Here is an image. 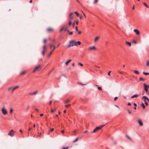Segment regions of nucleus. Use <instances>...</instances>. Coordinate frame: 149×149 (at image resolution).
I'll list each match as a JSON object with an SVG mask.
<instances>
[{
	"mask_svg": "<svg viewBox=\"0 0 149 149\" xmlns=\"http://www.w3.org/2000/svg\"><path fill=\"white\" fill-rule=\"evenodd\" d=\"M77 45V43L75 40H70L69 42V43L67 46V48H69L71 46Z\"/></svg>",
	"mask_w": 149,
	"mask_h": 149,
	"instance_id": "1",
	"label": "nucleus"
},
{
	"mask_svg": "<svg viewBox=\"0 0 149 149\" xmlns=\"http://www.w3.org/2000/svg\"><path fill=\"white\" fill-rule=\"evenodd\" d=\"M142 99H144L145 104L147 106L148 105V104L147 103V102H149V100L148 98L146 96H143L142 97Z\"/></svg>",
	"mask_w": 149,
	"mask_h": 149,
	"instance_id": "2",
	"label": "nucleus"
},
{
	"mask_svg": "<svg viewBox=\"0 0 149 149\" xmlns=\"http://www.w3.org/2000/svg\"><path fill=\"white\" fill-rule=\"evenodd\" d=\"M1 111L3 115H6L8 114V111L5 107H3L1 109Z\"/></svg>",
	"mask_w": 149,
	"mask_h": 149,
	"instance_id": "3",
	"label": "nucleus"
},
{
	"mask_svg": "<svg viewBox=\"0 0 149 149\" xmlns=\"http://www.w3.org/2000/svg\"><path fill=\"white\" fill-rule=\"evenodd\" d=\"M105 125H103L99 127H96L95 128L93 131V133H95L97 131L100 129L101 128H102Z\"/></svg>",
	"mask_w": 149,
	"mask_h": 149,
	"instance_id": "4",
	"label": "nucleus"
},
{
	"mask_svg": "<svg viewBox=\"0 0 149 149\" xmlns=\"http://www.w3.org/2000/svg\"><path fill=\"white\" fill-rule=\"evenodd\" d=\"M15 132L13 130H10L8 134V135L11 137H12L14 135Z\"/></svg>",
	"mask_w": 149,
	"mask_h": 149,
	"instance_id": "5",
	"label": "nucleus"
},
{
	"mask_svg": "<svg viewBox=\"0 0 149 149\" xmlns=\"http://www.w3.org/2000/svg\"><path fill=\"white\" fill-rule=\"evenodd\" d=\"M67 25H64L62 27L60 30V32H61L63 30H64L65 31L67 30Z\"/></svg>",
	"mask_w": 149,
	"mask_h": 149,
	"instance_id": "6",
	"label": "nucleus"
},
{
	"mask_svg": "<svg viewBox=\"0 0 149 149\" xmlns=\"http://www.w3.org/2000/svg\"><path fill=\"white\" fill-rule=\"evenodd\" d=\"M144 87V89L146 92L148 91V89L149 88V86L145 84H144L143 85Z\"/></svg>",
	"mask_w": 149,
	"mask_h": 149,
	"instance_id": "7",
	"label": "nucleus"
},
{
	"mask_svg": "<svg viewBox=\"0 0 149 149\" xmlns=\"http://www.w3.org/2000/svg\"><path fill=\"white\" fill-rule=\"evenodd\" d=\"M88 49L90 51L96 50V48L95 46H93L89 47Z\"/></svg>",
	"mask_w": 149,
	"mask_h": 149,
	"instance_id": "8",
	"label": "nucleus"
},
{
	"mask_svg": "<svg viewBox=\"0 0 149 149\" xmlns=\"http://www.w3.org/2000/svg\"><path fill=\"white\" fill-rule=\"evenodd\" d=\"M137 122L139 123V125L140 126H143V123L140 119H138L137 121Z\"/></svg>",
	"mask_w": 149,
	"mask_h": 149,
	"instance_id": "9",
	"label": "nucleus"
},
{
	"mask_svg": "<svg viewBox=\"0 0 149 149\" xmlns=\"http://www.w3.org/2000/svg\"><path fill=\"white\" fill-rule=\"evenodd\" d=\"M41 65H39L38 66L36 67L33 70V72H35L36 70H37L39 69V68L41 67Z\"/></svg>",
	"mask_w": 149,
	"mask_h": 149,
	"instance_id": "10",
	"label": "nucleus"
},
{
	"mask_svg": "<svg viewBox=\"0 0 149 149\" xmlns=\"http://www.w3.org/2000/svg\"><path fill=\"white\" fill-rule=\"evenodd\" d=\"M47 31L48 32H50L52 31L53 30V29L52 28H48L47 29Z\"/></svg>",
	"mask_w": 149,
	"mask_h": 149,
	"instance_id": "11",
	"label": "nucleus"
},
{
	"mask_svg": "<svg viewBox=\"0 0 149 149\" xmlns=\"http://www.w3.org/2000/svg\"><path fill=\"white\" fill-rule=\"evenodd\" d=\"M19 86H15V87H14V88H12V93H13V91L14 90H15L16 89H17V88H19Z\"/></svg>",
	"mask_w": 149,
	"mask_h": 149,
	"instance_id": "12",
	"label": "nucleus"
},
{
	"mask_svg": "<svg viewBox=\"0 0 149 149\" xmlns=\"http://www.w3.org/2000/svg\"><path fill=\"white\" fill-rule=\"evenodd\" d=\"M55 46H53V48L52 50L51 51V52H50L49 54L48 55V56L49 57L51 55V54H52V52L54 51V50H55Z\"/></svg>",
	"mask_w": 149,
	"mask_h": 149,
	"instance_id": "13",
	"label": "nucleus"
},
{
	"mask_svg": "<svg viewBox=\"0 0 149 149\" xmlns=\"http://www.w3.org/2000/svg\"><path fill=\"white\" fill-rule=\"evenodd\" d=\"M134 32L136 33L137 35H139L140 32L137 29H134Z\"/></svg>",
	"mask_w": 149,
	"mask_h": 149,
	"instance_id": "14",
	"label": "nucleus"
},
{
	"mask_svg": "<svg viewBox=\"0 0 149 149\" xmlns=\"http://www.w3.org/2000/svg\"><path fill=\"white\" fill-rule=\"evenodd\" d=\"M38 93V91H36L32 93H30V94L32 95H36Z\"/></svg>",
	"mask_w": 149,
	"mask_h": 149,
	"instance_id": "15",
	"label": "nucleus"
},
{
	"mask_svg": "<svg viewBox=\"0 0 149 149\" xmlns=\"http://www.w3.org/2000/svg\"><path fill=\"white\" fill-rule=\"evenodd\" d=\"M126 44L130 47L131 46V43L130 42H128L127 41H126Z\"/></svg>",
	"mask_w": 149,
	"mask_h": 149,
	"instance_id": "16",
	"label": "nucleus"
},
{
	"mask_svg": "<svg viewBox=\"0 0 149 149\" xmlns=\"http://www.w3.org/2000/svg\"><path fill=\"white\" fill-rule=\"evenodd\" d=\"M141 106L143 108V109H144L146 108L144 104L143 103H142L141 104Z\"/></svg>",
	"mask_w": 149,
	"mask_h": 149,
	"instance_id": "17",
	"label": "nucleus"
},
{
	"mask_svg": "<svg viewBox=\"0 0 149 149\" xmlns=\"http://www.w3.org/2000/svg\"><path fill=\"white\" fill-rule=\"evenodd\" d=\"M71 61V60H68V61H67V62H66V63H65V64L66 65H67L69 63H70V62Z\"/></svg>",
	"mask_w": 149,
	"mask_h": 149,
	"instance_id": "18",
	"label": "nucleus"
},
{
	"mask_svg": "<svg viewBox=\"0 0 149 149\" xmlns=\"http://www.w3.org/2000/svg\"><path fill=\"white\" fill-rule=\"evenodd\" d=\"M138 97V95L137 94H135L132 96L131 98H133L134 97Z\"/></svg>",
	"mask_w": 149,
	"mask_h": 149,
	"instance_id": "19",
	"label": "nucleus"
},
{
	"mask_svg": "<svg viewBox=\"0 0 149 149\" xmlns=\"http://www.w3.org/2000/svg\"><path fill=\"white\" fill-rule=\"evenodd\" d=\"M75 23H76V24H77V25H78V21H75L74 22V23L73 24H72L73 27H74V24H75Z\"/></svg>",
	"mask_w": 149,
	"mask_h": 149,
	"instance_id": "20",
	"label": "nucleus"
},
{
	"mask_svg": "<svg viewBox=\"0 0 149 149\" xmlns=\"http://www.w3.org/2000/svg\"><path fill=\"white\" fill-rule=\"evenodd\" d=\"M46 50V47L45 45H44L43 47V50L42 51L45 52Z\"/></svg>",
	"mask_w": 149,
	"mask_h": 149,
	"instance_id": "21",
	"label": "nucleus"
},
{
	"mask_svg": "<svg viewBox=\"0 0 149 149\" xmlns=\"http://www.w3.org/2000/svg\"><path fill=\"white\" fill-rule=\"evenodd\" d=\"M70 102V100H67L64 101V103L65 104H66Z\"/></svg>",
	"mask_w": 149,
	"mask_h": 149,
	"instance_id": "22",
	"label": "nucleus"
},
{
	"mask_svg": "<svg viewBox=\"0 0 149 149\" xmlns=\"http://www.w3.org/2000/svg\"><path fill=\"white\" fill-rule=\"evenodd\" d=\"M13 109L12 108H10V113L11 114H12L13 113Z\"/></svg>",
	"mask_w": 149,
	"mask_h": 149,
	"instance_id": "23",
	"label": "nucleus"
},
{
	"mask_svg": "<svg viewBox=\"0 0 149 149\" xmlns=\"http://www.w3.org/2000/svg\"><path fill=\"white\" fill-rule=\"evenodd\" d=\"M99 37H96L95 39V40H94L95 42H96V41H97V40L99 39Z\"/></svg>",
	"mask_w": 149,
	"mask_h": 149,
	"instance_id": "24",
	"label": "nucleus"
},
{
	"mask_svg": "<svg viewBox=\"0 0 149 149\" xmlns=\"http://www.w3.org/2000/svg\"><path fill=\"white\" fill-rule=\"evenodd\" d=\"M56 111V109H51V113H53Z\"/></svg>",
	"mask_w": 149,
	"mask_h": 149,
	"instance_id": "25",
	"label": "nucleus"
},
{
	"mask_svg": "<svg viewBox=\"0 0 149 149\" xmlns=\"http://www.w3.org/2000/svg\"><path fill=\"white\" fill-rule=\"evenodd\" d=\"M143 74L145 75H149V73L146 72H143Z\"/></svg>",
	"mask_w": 149,
	"mask_h": 149,
	"instance_id": "26",
	"label": "nucleus"
},
{
	"mask_svg": "<svg viewBox=\"0 0 149 149\" xmlns=\"http://www.w3.org/2000/svg\"><path fill=\"white\" fill-rule=\"evenodd\" d=\"M71 106V105L70 104H67V105H66L65 106L67 108H68L69 107H70Z\"/></svg>",
	"mask_w": 149,
	"mask_h": 149,
	"instance_id": "27",
	"label": "nucleus"
},
{
	"mask_svg": "<svg viewBox=\"0 0 149 149\" xmlns=\"http://www.w3.org/2000/svg\"><path fill=\"white\" fill-rule=\"evenodd\" d=\"M139 80L144 81L145 80V79H143L141 77H140L139 78Z\"/></svg>",
	"mask_w": 149,
	"mask_h": 149,
	"instance_id": "28",
	"label": "nucleus"
},
{
	"mask_svg": "<svg viewBox=\"0 0 149 149\" xmlns=\"http://www.w3.org/2000/svg\"><path fill=\"white\" fill-rule=\"evenodd\" d=\"M74 13L76 15L77 17L79 16V14L77 12H75Z\"/></svg>",
	"mask_w": 149,
	"mask_h": 149,
	"instance_id": "29",
	"label": "nucleus"
},
{
	"mask_svg": "<svg viewBox=\"0 0 149 149\" xmlns=\"http://www.w3.org/2000/svg\"><path fill=\"white\" fill-rule=\"evenodd\" d=\"M126 136L130 140H132V139L128 135H126Z\"/></svg>",
	"mask_w": 149,
	"mask_h": 149,
	"instance_id": "30",
	"label": "nucleus"
},
{
	"mask_svg": "<svg viewBox=\"0 0 149 149\" xmlns=\"http://www.w3.org/2000/svg\"><path fill=\"white\" fill-rule=\"evenodd\" d=\"M73 17H69V21H71V20L73 19Z\"/></svg>",
	"mask_w": 149,
	"mask_h": 149,
	"instance_id": "31",
	"label": "nucleus"
},
{
	"mask_svg": "<svg viewBox=\"0 0 149 149\" xmlns=\"http://www.w3.org/2000/svg\"><path fill=\"white\" fill-rule=\"evenodd\" d=\"M13 88V87H9V88H8V90L9 91H10Z\"/></svg>",
	"mask_w": 149,
	"mask_h": 149,
	"instance_id": "32",
	"label": "nucleus"
},
{
	"mask_svg": "<svg viewBox=\"0 0 149 149\" xmlns=\"http://www.w3.org/2000/svg\"><path fill=\"white\" fill-rule=\"evenodd\" d=\"M78 139V138H76L75 140H74L73 141V143H75L77 141Z\"/></svg>",
	"mask_w": 149,
	"mask_h": 149,
	"instance_id": "33",
	"label": "nucleus"
},
{
	"mask_svg": "<svg viewBox=\"0 0 149 149\" xmlns=\"http://www.w3.org/2000/svg\"><path fill=\"white\" fill-rule=\"evenodd\" d=\"M134 72L135 74H138L139 73V72L137 70H135L134 71Z\"/></svg>",
	"mask_w": 149,
	"mask_h": 149,
	"instance_id": "34",
	"label": "nucleus"
},
{
	"mask_svg": "<svg viewBox=\"0 0 149 149\" xmlns=\"http://www.w3.org/2000/svg\"><path fill=\"white\" fill-rule=\"evenodd\" d=\"M49 46L50 47V49H51L52 47H53V46H54L52 44H49Z\"/></svg>",
	"mask_w": 149,
	"mask_h": 149,
	"instance_id": "35",
	"label": "nucleus"
},
{
	"mask_svg": "<svg viewBox=\"0 0 149 149\" xmlns=\"http://www.w3.org/2000/svg\"><path fill=\"white\" fill-rule=\"evenodd\" d=\"M98 0H94L93 2L94 3H97L98 2Z\"/></svg>",
	"mask_w": 149,
	"mask_h": 149,
	"instance_id": "36",
	"label": "nucleus"
},
{
	"mask_svg": "<svg viewBox=\"0 0 149 149\" xmlns=\"http://www.w3.org/2000/svg\"><path fill=\"white\" fill-rule=\"evenodd\" d=\"M146 65L147 67L149 66V61H147V62Z\"/></svg>",
	"mask_w": 149,
	"mask_h": 149,
	"instance_id": "37",
	"label": "nucleus"
},
{
	"mask_svg": "<svg viewBox=\"0 0 149 149\" xmlns=\"http://www.w3.org/2000/svg\"><path fill=\"white\" fill-rule=\"evenodd\" d=\"M69 148V147L67 146L66 147H63L61 149H68Z\"/></svg>",
	"mask_w": 149,
	"mask_h": 149,
	"instance_id": "38",
	"label": "nucleus"
},
{
	"mask_svg": "<svg viewBox=\"0 0 149 149\" xmlns=\"http://www.w3.org/2000/svg\"><path fill=\"white\" fill-rule=\"evenodd\" d=\"M77 44L78 45H80L81 44V42L79 41L77 42Z\"/></svg>",
	"mask_w": 149,
	"mask_h": 149,
	"instance_id": "39",
	"label": "nucleus"
},
{
	"mask_svg": "<svg viewBox=\"0 0 149 149\" xmlns=\"http://www.w3.org/2000/svg\"><path fill=\"white\" fill-rule=\"evenodd\" d=\"M26 72L25 71H23L22 72L20 73V74H24Z\"/></svg>",
	"mask_w": 149,
	"mask_h": 149,
	"instance_id": "40",
	"label": "nucleus"
},
{
	"mask_svg": "<svg viewBox=\"0 0 149 149\" xmlns=\"http://www.w3.org/2000/svg\"><path fill=\"white\" fill-rule=\"evenodd\" d=\"M118 72L120 74H123V72L118 70Z\"/></svg>",
	"mask_w": 149,
	"mask_h": 149,
	"instance_id": "41",
	"label": "nucleus"
},
{
	"mask_svg": "<svg viewBox=\"0 0 149 149\" xmlns=\"http://www.w3.org/2000/svg\"><path fill=\"white\" fill-rule=\"evenodd\" d=\"M143 4L147 8H148V5L145 3H143Z\"/></svg>",
	"mask_w": 149,
	"mask_h": 149,
	"instance_id": "42",
	"label": "nucleus"
},
{
	"mask_svg": "<svg viewBox=\"0 0 149 149\" xmlns=\"http://www.w3.org/2000/svg\"><path fill=\"white\" fill-rule=\"evenodd\" d=\"M50 130L51 132H52L54 130V128H50L49 129Z\"/></svg>",
	"mask_w": 149,
	"mask_h": 149,
	"instance_id": "43",
	"label": "nucleus"
},
{
	"mask_svg": "<svg viewBox=\"0 0 149 149\" xmlns=\"http://www.w3.org/2000/svg\"><path fill=\"white\" fill-rule=\"evenodd\" d=\"M132 42L135 44H136L137 43L136 41L135 40H133Z\"/></svg>",
	"mask_w": 149,
	"mask_h": 149,
	"instance_id": "44",
	"label": "nucleus"
},
{
	"mask_svg": "<svg viewBox=\"0 0 149 149\" xmlns=\"http://www.w3.org/2000/svg\"><path fill=\"white\" fill-rule=\"evenodd\" d=\"M78 84L81 85H86V84H83L81 83H79Z\"/></svg>",
	"mask_w": 149,
	"mask_h": 149,
	"instance_id": "45",
	"label": "nucleus"
},
{
	"mask_svg": "<svg viewBox=\"0 0 149 149\" xmlns=\"http://www.w3.org/2000/svg\"><path fill=\"white\" fill-rule=\"evenodd\" d=\"M43 42L44 43H46L47 42V40L46 39H44Z\"/></svg>",
	"mask_w": 149,
	"mask_h": 149,
	"instance_id": "46",
	"label": "nucleus"
},
{
	"mask_svg": "<svg viewBox=\"0 0 149 149\" xmlns=\"http://www.w3.org/2000/svg\"><path fill=\"white\" fill-rule=\"evenodd\" d=\"M98 90H102V89L101 87H98Z\"/></svg>",
	"mask_w": 149,
	"mask_h": 149,
	"instance_id": "47",
	"label": "nucleus"
},
{
	"mask_svg": "<svg viewBox=\"0 0 149 149\" xmlns=\"http://www.w3.org/2000/svg\"><path fill=\"white\" fill-rule=\"evenodd\" d=\"M118 99V97H116L114 98V101H116Z\"/></svg>",
	"mask_w": 149,
	"mask_h": 149,
	"instance_id": "48",
	"label": "nucleus"
},
{
	"mask_svg": "<svg viewBox=\"0 0 149 149\" xmlns=\"http://www.w3.org/2000/svg\"><path fill=\"white\" fill-rule=\"evenodd\" d=\"M29 108V106H28L26 108V111H27L28 110Z\"/></svg>",
	"mask_w": 149,
	"mask_h": 149,
	"instance_id": "49",
	"label": "nucleus"
},
{
	"mask_svg": "<svg viewBox=\"0 0 149 149\" xmlns=\"http://www.w3.org/2000/svg\"><path fill=\"white\" fill-rule=\"evenodd\" d=\"M71 24H72L71 21H69V26H70L71 25Z\"/></svg>",
	"mask_w": 149,
	"mask_h": 149,
	"instance_id": "50",
	"label": "nucleus"
},
{
	"mask_svg": "<svg viewBox=\"0 0 149 149\" xmlns=\"http://www.w3.org/2000/svg\"><path fill=\"white\" fill-rule=\"evenodd\" d=\"M78 64L79 65H81V66H83V65L81 63H78Z\"/></svg>",
	"mask_w": 149,
	"mask_h": 149,
	"instance_id": "51",
	"label": "nucleus"
},
{
	"mask_svg": "<svg viewBox=\"0 0 149 149\" xmlns=\"http://www.w3.org/2000/svg\"><path fill=\"white\" fill-rule=\"evenodd\" d=\"M111 71H109V72H108V75L109 76H110V73L111 72Z\"/></svg>",
	"mask_w": 149,
	"mask_h": 149,
	"instance_id": "52",
	"label": "nucleus"
},
{
	"mask_svg": "<svg viewBox=\"0 0 149 149\" xmlns=\"http://www.w3.org/2000/svg\"><path fill=\"white\" fill-rule=\"evenodd\" d=\"M73 34V32L72 31L71 32H70L69 33V35H72V34Z\"/></svg>",
	"mask_w": 149,
	"mask_h": 149,
	"instance_id": "53",
	"label": "nucleus"
},
{
	"mask_svg": "<svg viewBox=\"0 0 149 149\" xmlns=\"http://www.w3.org/2000/svg\"><path fill=\"white\" fill-rule=\"evenodd\" d=\"M45 52H43V51H42V55L44 56V55H45Z\"/></svg>",
	"mask_w": 149,
	"mask_h": 149,
	"instance_id": "54",
	"label": "nucleus"
},
{
	"mask_svg": "<svg viewBox=\"0 0 149 149\" xmlns=\"http://www.w3.org/2000/svg\"><path fill=\"white\" fill-rule=\"evenodd\" d=\"M127 111L130 114H131V111L129 110H128Z\"/></svg>",
	"mask_w": 149,
	"mask_h": 149,
	"instance_id": "55",
	"label": "nucleus"
},
{
	"mask_svg": "<svg viewBox=\"0 0 149 149\" xmlns=\"http://www.w3.org/2000/svg\"><path fill=\"white\" fill-rule=\"evenodd\" d=\"M73 15V13H71L69 15V17H72V16Z\"/></svg>",
	"mask_w": 149,
	"mask_h": 149,
	"instance_id": "56",
	"label": "nucleus"
},
{
	"mask_svg": "<svg viewBox=\"0 0 149 149\" xmlns=\"http://www.w3.org/2000/svg\"><path fill=\"white\" fill-rule=\"evenodd\" d=\"M75 29L77 31H78V27L77 26H76L75 27Z\"/></svg>",
	"mask_w": 149,
	"mask_h": 149,
	"instance_id": "57",
	"label": "nucleus"
},
{
	"mask_svg": "<svg viewBox=\"0 0 149 149\" xmlns=\"http://www.w3.org/2000/svg\"><path fill=\"white\" fill-rule=\"evenodd\" d=\"M131 103H128L127 104V105H128V106H130L131 105Z\"/></svg>",
	"mask_w": 149,
	"mask_h": 149,
	"instance_id": "58",
	"label": "nucleus"
},
{
	"mask_svg": "<svg viewBox=\"0 0 149 149\" xmlns=\"http://www.w3.org/2000/svg\"><path fill=\"white\" fill-rule=\"evenodd\" d=\"M31 130V128L30 127H29V129H28V130L29 131H30Z\"/></svg>",
	"mask_w": 149,
	"mask_h": 149,
	"instance_id": "59",
	"label": "nucleus"
},
{
	"mask_svg": "<svg viewBox=\"0 0 149 149\" xmlns=\"http://www.w3.org/2000/svg\"><path fill=\"white\" fill-rule=\"evenodd\" d=\"M61 132L63 133H64V130H62L61 131Z\"/></svg>",
	"mask_w": 149,
	"mask_h": 149,
	"instance_id": "60",
	"label": "nucleus"
},
{
	"mask_svg": "<svg viewBox=\"0 0 149 149\" xmlns=\"http://www.w3.org/2000/svg\"><path fill=\"white\" fill-rule=\"evenodd\" d=\"M38 134H39V135H38V136H40L41 135V133H38Z\"/></svg>",
	"mask_w": 149,
	"mask_h": 149,
	"instance_id": "61",
	"label": "nucleus"
},
{
	"mask_svg": "<svg viewBox=\"0 0 149 149\" xmlns=\"http://www.w3.org/2000/svg\"><path fill=\"white\" fill-rule=\"evenodd\" d=\"M134 106H135V107H136V106H137V105H136V103H134Z\"/></svg>",
	"mask_w": 149,
	"mask_h": 149,
	"instance_id": "62",
	"label": "nucleus"
},
{
	"mask_svg": "<svg viewBox=\"0 0 149 149\" xmlns=\"http://www.w3.org/2000/svg\"><path fill=\"white\" fill-rule=\"evenodd\" d=\"M43 115V113L41 114H40V116H42Z\"/></svg>",
	"mask_w": 149,
	"mask_h": 149,
	"instance_id": "63",
	"label": "nucleus"
},
{
	"mask_svg": "<svg viewBox=\"0 0 149 149\" xmlns=\"http://www.w3.org/2000/svg\"><path fill=\"white\" fill-rule=\"evenodd\" d=\"M78 33L79 34H80L81 33V32L80 31H79Z\"/></svg>",
	"mask_w": 149,
	"mask_h": 149,
	"instance_id": "64",
	"label": "nucleus"
}]
</instances>
